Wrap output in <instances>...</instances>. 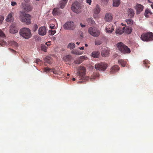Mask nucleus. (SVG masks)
<instances>
[{
  "instance_id": "38",
  "label": "nucleus",
  "mask_w": 153,
  "mask_h": 153,
  "mask_svg": "<svg viewBox=\"0 0 153 153\" xmlns=\"http://www.w3.org/2000/svg\"><path fill=\"white\" fill-rule=\"evenodd\" d=\"M56 31L55 30H49V33L50 35H53L56 33Z\"/></svg>"
},
{
  "instance_id": "29",
  "label": "nucleus",
  "mask_w": 153,
  "mask_h": 153,
  "mask_svg": "<svg viewBox=\"0 0 153 153\" xmlns=\"http://www.w3.org/2000/svg\"><path fill=\"white\" fill-rule=\"evenodd\" d=\"M151 14L152 12L149 9H146L145 10L144 15L146 17H148L149 15H151Z\"/></svg>"
},
{
  "instance_id": "16",
  "label": "nucleus",
  "mask_w": 153,
  "mask_h": 153,
  "mask_svg": "<svg viewBox=\"0 0 153 153\" xmlns=\"http://www.w3.org/2000/svg\"><path fill=\"white\" fill-rule=\"evenodd\" d=\"M14 15V13L13 12L10 13L7 16L6 19V21L7 22H11L13 20V16Z\"/></svg>"
},
{
  "instance_id": "13",
  "label": "nucleus",
  "mask_w": 153,
  "mask_h": 153,
  "mask_svg": "<svg viewBox=\"0 0 153 153\" xmlns=\"http://www.w3.org/2000/svg\"><path fill=\"white\" fill-rule=\"evenodd\" d=\"M100 7L98 5H97L94 10V18L97 17V15L100 13Z\"/></svg>"
},
{
  "instance_id": "63",
  "label": "nucleus",
  "mask_w": 153,
  "mask_h": 153,
  "mask_svg": "<svg viewBox=\"0 0 153 153\" xmlns=\"http://www.w3.org/2000/svg\"><path fill=\"white\" fill-rule=\"evenodd\" d=\"M79 42H77L76 43V44L78 45H79Z\"/></svg>"
},
{
  "instance_id": "49",
  "label": "nucleus",
  "mask_w": 153,
  "mask_h": 153,
  "mask_svg": "<svg viewBox=\"0 0 153 153\" xmlns=\"http://www.w3.org/2000/svg\"><path fill=\"white\" fill-rule=\"evenodd\" d=\"M17 3H16L15 1H12L11 2V5L12 6H15L16 5Z\"/></svg>"
},
{
  "instance_id": "52",
  "label": "nucleus",
  "mask_w": 153,
  "mask_h": 153,
  "mask_svg": "<svg viewBox=\"0 0 153 153\" xmlns=\"http://www.w3.org/2000/svg\"><path fill=\"white\" fill-rule=\"evenodd\" d=\"M45 44L48 46H49L51 45V42L49 41L48 42H46Z\"/></svg>"
},
{
  "instance_id": "33",
  "label": "nucleus",
  "mask_w": 153,
  "mask_h": 153,
  "mask_svg": "<svg viewBox=\"0 0 153 153\" xmlns=\"http://www.w3.org/2000/svg\"><path fill=\"white\" fill-rule=\"evenodd\" d=\"M41 49L44 52H46L47 47L44 45L42 44L41 46Z\"/></svg>"
},
{
  "instance_id": "51",
  "label": "nucleus",
  "mask_w": 153,
  "mask_h": 153,
  "mask_svg": "<svg viewBox=\"0 0 153 153\" xmlns=\"http://www.w3.org/2000/svg\"><path fill=\"white\" fill-rule=\"evenodd\" d=\"M91 0H86V2L89 5H91Z\"/></svg>"
},
{
  "instance_id": "43",
  "label": "nucleus",
  "mask_w": 153,
  "mask_h": 153,
  "mask_svg": "<svg viewBox=\"0 0 153 153\" xmlns=\"http://www.w3.org/2000/svg\"><path fill=\"white\" fill-rule=\"evenodd\" d=\"M126 32L128 34H130L131 32V30L130 29L127 28L126 30Z\"/></svg>"
},
{
  "instance_id": "32",
  "label": "nucleus",
  "mask_w": 153,
  "mask_h": 153,
  "mask_svg": "<svg viewBox=\"0 0 153 153\" xmlns=\"http://www.w3.org/2000/svg\"><path fill=\"white\" fill-rule=\"evenodd\" d=\"M83 62V61H82V60L80 59L79 57V58H78L76 59V60L74 61V62L76 64H79Z\"/></svg>"
},
{
  "instance_id": "21",
  "label": "nucleus",
  "mask_w": 153,
  "mask_h": 153,
  "mask_svg": "<svg viewBox=\"0 0 153 153\" xmlns=\"http://www.w3.org/2000/svg\"><path fill=\"white\" fill-rule=\"evenodd\" d=\"M114 30V29L112 26H111V27H106L105 28V32L108 33H111Z\"/></svg>"
},
{
  "instance_id": "59",
  "label": "nucleus",
  "mask_w": 153,
  "mask_h": 153,
  "mask_svg": "<svg viewBox=\"0 0 153 153\" xmlns=\"http://www.w3.org/2000/svg\"><path fill=\"white\" fill-rule=\"evenodd\" d=\"M30 0H24L25 2H27L29 1Z\"/></svg>"
},
{
  "instance_id": "50",
  "label": "nucleus",
  "mask_w": 153,
  "mask_h": 153,
  "mask_svg": "<svg viewBox=\"0 0 153 153\" xmlns=\"http://www.w3.org/2000/svg\"><path fill=\"white\" fill-rule=\"evenodd\" d=\"M9 50L12 53H16V51L13 49H12L10 48H9Z\"/></svg>"
},
{
  "instance_id": "48",
  "label": "nucleus",
  "mask_w": 153,
  "mask_h": 153,
  "mask_svg": "<svg viewBox=\"0 0 153 153\" xmlns=\"http://www.w3.org/2000/svg\"><path fill=\"white\" fill-rule=\"evenodd\" d=\"M50 27L52 29H54L55 27V26L54 24H51L50 25Z\"/></svg>"
},
{
  "instance_id": "61",
  "label": "nucleus",
  "mask_w": 153,
  "mask_h": 153,
  "mask_svg": "<svg viewBox=\"0 0 153 153\" xmlns=\"http://www.w3.org/2000/svg\"><path fill=\"white\" fill-rule=\"evenodd\" d=\"M151 7L153 9V4L151 5Z\"/></svg>"
},
{
  "instance_id": "39",
  "label": "nucleus",
  "mask_w": 153,
  "mask_h": 153,
  "mask_svg": "<svg viewBox=\"0 0 153 153\" xmlns=\"http://www.w3.org/2000/svg\"><path fill=\"white\" fill-rule=\"evenodd\" d=\"M38 27L37 25H35L34 26V27L33 28V29H32L33 31L34 32L36 31L37 30Z\"/></svg>"
},
{
  "instance_id": "54",
  "label": "nucleus",
  "mask_w": 153,
  "mask_h": 153,
  "mask_svg": "<svg viewBox=\"0 0 153 153\" xmlns=\"http://www.w3.org/2000/svg\"><path fill=\"white\" fill-rule=\"evenodd\" d=\"M80 25L81 27H85V25H83L82 23H81L80 24Z\"/></svg>"
},
{
  "instance_id": "56",
  "label": "nucleus",
  "mask_w": 153,
  "mask_h": 153,
  "mask_svg": "<svg viewBox=\"0 0 153 153\" xmlns=\"http://www.w3.org/2000/svg\"><path fill=\"white\" fill-rule=\"evenodd\" d=\"M80 37H81V38H82L83 37V33H81L80 34Z\"/></svg>"
},
{
  "instance_id": "34",
  "label": "nucleus",
  "mask_w": 153,
  "mask_h": 153,
  "mask_svg": "<svg viewBox=\"0 0 153 153\" xmlns=\"http://www.w3.org/2000/svg\"><path fill=\"white\" fill-rule=\"evenodd\" d=\"M88 23H89L92 25H94L95 24V22L94 20L91 18H88Z\"/></svg>"
},
{
  "instance_id": "41",
  "label": "nucleus",
  "mask_w": 153,
  "mask_h": 153,
  "mask_svg": "<svg viewBox=\"0 0 153 153\" xmlns=\"http://www.w3.org/2000/svg\"><path fill=\"white\" fill-rule=\"evenodd\" d=\"M6 44V42L3 40H0V45L2 46L5 45Z\"/></svg>"
},
{
  "instance_id": "30",
  "label": "nucleus",
  "mask_w": 153,
  "mask_h": 153,
  "mask_svg": "<svg viewBox=\"0 0 153 153\" xmlns=\"http://www.w3.org/2000/svg\"><path fill=\"white\" fill-rule=\"evenodd\" d=\"M10 45L14 47H17L18 46V44L16 42L14 41H10L9 42Z\"/></svg>"
},
{
  "instance_id": "24",
  "label": "nucleus",
  "mask_w": 153,
  "mask_h": 153,
  "mask_svg": "<svg viewBox=\"0 0 153 153\" xmlns=\"http://www.w3.org/2000/svg\"><path fill=\"white\" fill-rule=\"evenodd\" d=\"M118 62L119 64H120L122 66L125 67L126 64V62L123 59H119L118 60Z\"/></svg>"
},
{
  "instance_id": "57",
  "label": "nucleus",
  "mask_w": 153,
  "mask_h": 153,
  "mask_svg": "<svg viewBox=\"0 0 153 153\" xmlns=\"http://www.w3.org/2000/svg\"><path fill=\"white\" fill-rule=\"evenodd\" d=\"M79 48L80 50H83L84 49V47L83 46L82 47H79Z\"/></svg>"
},
{
  "instance_id": "22",
  "label": "nucleus",
  "mask_w": 153,
  "mask_h": 153,
  "mask_svg": "<svg viewBox=\"0 0 153 153\" xmlns=\"http://www.w3.org/2000/svg\"><path fill=\"white\" fill-rule=\"evenodd\" d=\"M67 1V0H62L60 2V7L61 8H64Z\"/></svg>"
},
{
  "instance_id": "37",
  "label": "nucleus",
  "mask_w": 153,
  "mask_h": 153,
  "mask_svg": "<svg viewBox=\"0 0 153 153\" xmlns=\"http://www.w3.org/2000/svg\"><path fill=\"white\" fill-rule=\"evenodd\" d=\"M102 44L101 41L100 40H95V44L97 45H99Z\"/></svg>"
},
{
  "instance_id": "44",
  "label": "nucleus",
  "mask_w": 153,
  "mask_h": 153,
  "mask_svg": "<svg viewBox=\"0 0 153 153\" xmlns=\"http://www.w3.org/2000/svg\"><path fill=\"white\" fill-rule=\"evenodd\" d=\"M80 59L82 60V61H83V59H87L88 58L87 57L85 56H81L80 57Z\"/></svg>"
},
{
  "instance_id": "6",
  "label": "nucleus",
  "mask_w": 153,
  "mask_h": 153,
  "mask_svg": "<svg viewBox=\"0 0 153 153\" xmlns=\"http://www.w3.org/2000/svg\"><path fill=\"white\" fill-rule=\"evenodd\" d=\"M71 9L73 11L76 13H79L81 12L80 4L77 1H75L72 4Z\"/></svg>"
},
{
  "instance_id": "55",
  "label": "nucleus",
  "mask_w": 153,
  "mask_h": 153,
  "mask_svg": "<svg viewBox=\"0 0 153 153\" xmlns=\"http://www.w3.org/2000/svg\"><path fill=\"white\" fill-rule=\"evenodd\" d=\"M101 1L102 2H107L108 0H101Z\"/></svg>"
},
{
  "instance_id": "19",
  "label": "nucleus",
  "mask_w": 153,
  "mask_h": 153,
  "mask_svg": "<svg viewBox=\"0 0 153 153\" xmlns=\"http://www.w3.org/2000/svg\"><path fill=\"white\" fill-rule=\"evenodd\" d=\"M109 54V52L108 50H103L101 52V55L103 57L108 56Z\"/></svg>"
},
{
  "instance_id": "60",
  "label": "nucleus",
  "mask_w": 153,
  "mask_h": 153,
  "mask_svg": "<svg viewBox=\"0 0 153 153\" xmlns=\"http://www.w3.org/2000/svg\"><path fill=\"white\" fill-rule=\"evenodd\" d=\"M72 80L73 81H74L76 79L75 78H73L72 79Z\"/></svg>"
},
{
  "instance_id": "31",
  "label": "nucleus",
  "mask_w": 153,
  "mask_h": 153,
  "mask_svg": "<svg viewBox=\"0 0 153 153\" xmlns=\"http://www.w3.org/2000/svg\"><path fill=\"white\" fill-rule=\"evenodd\" d=\"M75 45L74 43H71L68 44V48H70L71 49H72L75 47Z\"/></svg>"
},
{
  "instance_id": "62",
  "label": "nucleus",
  "mask_w": 153,
  "mask_h": 153,
  "mask_svg": "<svg viewBox=\"0 0 153 153\" xmlns=\"http://www.w3.org/2000/svg\"><path fill=\"white\" fill-rule=\"evenodd\" d=\"M53 40H55V39H56L55 37H53Z\"/></svg>"
},
{
  "instance_id": "17",
  "label": "nucleus",
  "mask_w": 153,
  "mask_h": 153,
  "mask_svg": "<svg viewBox=\"0 0 153 153\" xmlns=\"http://www.w3.org/2000/svg\"><path fill=\"white\" fill-rule=\"evenodd\" d=\"M10 33H15L18 32V30L14 25H12L10 27Z\"/></svg>"
},
{
  "instance_id": "27",
  "label": "nucleus",
  "mask_w": 153,
  "mask_h": 153,
  "mask_svg": "<svg viewBox=\"0 0 153 153\" xmlns=\"http://www.w3.org/2000/svg\"><path fill=\"white\" fill-rule=\"evenodd\" d=\"M83 51H81L76 50L73 51H71V53L76 55H80L83 54Z\"/></svg>"
},
{
  "instance_id": "42",
  "label": "nucleus",
  "mask_w": 153,
  "mask_h": 153,
  "mask_svg": "<svg viewBox=\"0 0 153 153\" xmlns=\"http://www.w3.org/2000/svg\"><path fill=\"white\" fill-rule=\"evenodd\" d=\"M143 64L146 67V65L148 64L149 63V61L147 60H144L143 61Z\"/></svg>"
},
{
  "instance_id": "3",
  "label": "nucleus",
  "mask_w": 153,
  "mask_h": 153,
  "mask_svg": "<svg viewBox=\"0 0 153 153\" xmlns=\"http://www.w3.org/2000/svg\"><path fill=\"white\" fill-rule=\"evenodd\" d=\"M117 48L123 54L129 53L131 52L130 48L122 42H120L118 43Z\"/></svg>"
},
{
  "instance_id": "20",
  "label": "nucleus",
  "mask_w": 153,
  "mask_h": 153,
  "mask_svg": "<svg viewBox=\"0 0 153 153\" xmlns=\"http://www.w3.org/2000/svg\"><path fill=\"white\" fill-rule=\"evenodd\" d=\"M44 61L46 62L51 64L53 62L52 59L50 57V56H47L44 59Z\"/></svg>"
},
{
  "instance_id": "15",
  "label": "nucleus",
  "mask_w": 153,
  "mask_h": 153,
  "mask_svg": "<svg viewBox=\"0 0 153 153\" xmlns=\"http://www.w3.org/2000/svg\"><path fill=\"white\" fill-rule=\"evenodd\" d=\"M127 13L128 16L130 18H132L134 17L135 13L134 10L133 9L131 8H128Z\"/></svg>"
},
{
  "instance_id": "14",
  "label": "nucleus",
  "mask_w": 153,
  "mask_h": 153,
  "mask_svg": "<svg viewBox=\"0 0 153 153\" xmlns=\"http://www.w3.org/2000/svg\"><path fill=\"white\" fill-rule=\"evenodd\" d=\"M120 68L117 65H114L112 66L110 70V73L111 74H114L119 70Z\"/></svg>"
},
{
  "instance_id": "23",
  "label": "nucleus",
  "mask_w": 153,
  "mask_h": 153,
  "mask_svg": "<svg viewBox=\"0 0 153 153\" xmlns=\"http://www.w3.org/2000/svg\"><path fill=\"white\" fill-rule=\"evenodd\" d=\"M125 29V27H124L122 29H120V28L117 29L115 32L116 33L120 35L122 34L123 33Z\"/></svg>"
},
{
  "instance_id": "64",
  "label": "nucleus",
  "mask_w": 153,
  "mask_h": 153,
  "mask_svg": "<svg viewBox=\"0 0 153 153\" xmlns=\"http://www.w3.org/2000/svg\"><path fill=\"white\" fill-rule=\"evenodd\" d=\"M85 47H87L88 46V45L87 44H85Z\"/></svg>"
},
{
  "instance_id": "45",
  "label": "nucleus",
  "mask_w": 153,
  "mask_h": 153,
  "mask_svg": "<svg viewBox=\"0 0 153 153\" xmlns=\"http://www.w3.org/2000/svg\"><path fill=\"white\" fill-rule=\"evenodd\" d=\"M5 36L3 32L0 29V37H4Z\"/></svg>"
},
{
  "instance_id": "4",
  "label": "nucleus",
  "mask_w": 153,
  "mask_h": 153,
  "mask_svg": "<svg viewBox=\"0 0 153 153\" xmlns=\"http://www.w3.org/2000/svg\"><path fill=\"white\" fill-rule=\"evenodd\" d=\"M140 39L144 41L149 42L153 41V33L149 32L143 33L141 35Z\"/></svg>"
},
{
  "instance_id": "2",
  "label": "nucleus",
  "mask_w": 153,
  "mask_h": 153,
  "mask_svg": "<svg viewBox=\"0 0 153 153\" xmlns=\"http://www.w3.org/2000/svg\"><path fill=\"white\" fill-rule=\"evenodd\" d=\"M19 33L21 36L26 39H29L31 36L30 30L27 28L24 27L21 29Z\"/></svg>"
},
{
  "instance_id": "40",
  "label": "nucleus",
  "mask_w": 153,
  "mask_h": 153,
  "mask_svg": "<svg viewBox=\"0 0 153 153\" xmlns=\"http://www.w3.org/2000/svg\"><path fill=\"white\" fill-rule=\"evenodd\" d=\"M52 69L51 68H48L47 67L45 68L44 69V71L46 72H48L49 71H51Z\"/></svg>"
},
{
  "instance_id": "36",
  "label": "nucleus",
  "mask_w": 153,
  "mask_h": 153,
  "mask_svg": "<svg viewBox=\"0 0 153 153\" xmlns=\"http://www.w3.org/2000/svg\"><path fill=\"white\" fill-rule=\"evenodd\" d=\"M32 7L30 5L27 6L25 8V10L27 12H29L31 10Z\"/></svg>"
},
{
  "instance_id": "10",
  "label": "nucleus",
  "mask_w": 153,
  "mask_h": 153,
  "mask_svg": "<svg viewBox=\"0 0 153 153\" xmlns=\"http://www.w3.org/2000/svg\"><path fill=\"white\" fill-rule=\"evenodd\" d=\"M143 6L141 4H137L134 7V8L136 10L137 14H139L143 10Z\"/></svg>"
},
{
  "instance_id": "18",
  "label": "nucleus",
  "mask_w": 153,
  "mask_h": 153,
  "mask_svg": "<svg viewBox=\"0 0 153 153\" xmlns=\"http://www.w3.org/2000/svg\"><path fill=\"white\" fill-rule=\"evenodd\" d=\"M61 11L59 8H54L52 12L54 16L59 15L61 14Z\"/></svg>"
},
{
  "instance_id": "12",
  "label": "nucleus",
  "mask_w": 153,
  "mask_h": 153,
  "mask_svg": "<svg viewBox=\"0 0 153 153\" xmlns=\"http://www.w3.org/2000/svg\"><path fill=\"white\" fill-rule=\"evenodd\" d=\"M112 19V15L111 13H107L105 14L104 17V19L106 22H110L111 21Z\"/></svg>"
},
{
  "instance_id": "9",
  "label": "nucleus",
  "mask_w": 153,
  "mask_h": 153,
  "mask_svg": "<svg viewBox=\"0 0 153 153\" xmlns=\"http://www.w3.org/2000/svg\"><path fill=\"white\" fill-rule=\"evenodd\" d=\"M85 72L86 69L83 66H80L79 68L77 74L78 76L81 77V78L83 79L85 74Z\"/></svg>"
},
{
  "instance_id": "53",
  "label": "nucleus",
  "mask_w": 153,
  "mask_h": 153,
  "mask_svg": "<svg viewBox=\"0 0 153 153\" xmlns=\"http://www.w3.org/2000/svg\"><path fill=\"white\" fill-rule=\"evenodd\" d=\"M41 61V60H40V59H36V63H37V64H38V63H39V62H40Z\"/></svg>"
},
{
  "instance_id": "11",
  "label": "nucleus",
  "mask_w": 153,
  "mask_h": 153,
  "mask_svg": "<svg viewBox=\"0 0 153 153\" xmlns=\"http://www.w3.org/2000/svg\"><path fill=\"white\" fill-rule=\"evenodd\" d=\"M46 30L45 27H41L38 30V33L41 36H43L46 34Z\"/></svg>"
},
{
  "instance_id": "8",
  "label": "nucleus",
  "mask_w": 153,
  "mask_h": 153,
  "mask_svg": "<svg viewBox=\"0 0 153 153\" xmlns=\"http://www.w3.org/2000/svg\"><path fill=\"white\" fill-rule=\"evenodd\" d=\"M63 28L65 30H74L75 27L74 23L71 21L66 22L63 25Z\"/></svg>"
},
{
  "instance_id": "25",
  "label": "nucleus",
  "mask_w": 153,
  "mask_h": 153,
  "mask_svg": "<svg viewBox=\"0 0 153 153\" xmlns=\"http://www.w3.org/2000/svg\"><path fill=\"white\" fill-rule=\"evenodd\" d=\"M120 4V0H113V6L115 7H118Z\"/></svg>"
},
{
  "instance_id": "35",
  "label": "nucleus",
  "mask_w": 153,
  "mask_h": 153,
  "mask_svg": "<svg viewBox=\"0 0 153 153\" xmlns=\"http://www.w3.org/2000/svg\"><path fill=\"white\" fill-rule=\"evenodd\" d=\"M125 21L128 24L131 25L133 23V21L131 19H128L126 20Z\"/></svg>"
},
{
  "instance_id": "28",
  "label": "nucleus",
  "mask_w": 153,
  "mask_h": 153,
  "mask_svg": "<svg viewBox=\"0 0 153 153\" xmlns=\"http://www.w3.org/2000/svg\"><path fill=\"white\" fill-rule=\"evenodd\" d=\"M71 56L70 55H68L64 56L63 57V60L66 62L68 61L71 60Z\"/></svg>"
},
{
  "instance_id": "47",
  "label": "nucleus",
  "mask_w": 153,
  "mask_h": 153,
  "mask_svg": "<svg viewBox=\"0 0 153 153\" xmlns=\"http://www.w3.org/2000/svg\"><path fill=\"white\" fill-rule=\"evenodd\" d=\"M96 78V76H91V77L90 78V79L92 81L93 80L95 79Z\"/></svg>"
},
{
  "instance_id": "5",
  "label": "nucleus",
  "mask_w": 153,
  "mask_h": 153,
  "mask_svg": "<svg viewBox=\"0 0 153 153\" xmlns=\"http://www.w3.org/2000/svg\"><path fill=\"white\" fill-rule=\"evenodd\" d=\"M88 31L90 35L94 37H98L100 33V30L97 27H90Z\"/></svg>"
},
{
  "instance_id": "58",
  "label": "nucleus",
  "mask_w": 153,
  "mask_h": 153,
  "mask_svg": "<svg viewBox=\"0 0 153 153\" xmlns=\"http://www.w3.org/2000/svg\"><path fill=\"white\" fill-rule=\"evenodd\" d=\"M147 1L149 2V3H153V2L151 1H150V0H147Z\"/></svg>"
},
{
  "instance_id": "26",
  "label": "nucleus",
  "mask_w": 153,
  "mask_h": 153,
  "mask_svg": "<svg viewBox=\"0 0 153 153\" xmlns=\"http://www.w3.org/2000/svg\"><path fill=\"white\" fill-rule=\"evenodd\" d=\"M92 56L94 58H97L98 57L100 54V52L97 51H95L92 53Z\"/></svg>"
},
{
  "instance_id": "46",
  "label": "nucleus",
  "mask_w": 153,
  "mask_h": 153,
  "mask_svg": "<svg viewBox=\"0 0 153 153\" xmlns=\"http://www.w3.org/2000/svg\"><path fill=\"white\" fill-rule=\"evenodd\" d=\"M3 19V17L2 16H0V24L2 23Z\"/></svg>"
},
{
  "instance_id": "7",
  "label": "nucleus",
  "mask_w": 153,
  "mask_h": 153,
  "mask_svg": "<svg viewBox=\"0 0 153 153\" xmlns=\"http://www.w3.org/2000/svg\"><path fill=\"white\" fill-rule=\"evenodd\" d=\"M108 67V64L104 62H101L95 65V68L96 70L105 71Z\"/></svg>"
},
{
  "instance_id": "1",
  "label": "nucleus",
  "mask_w": 153,
  "mask_h": 153,
  "mask_svg": "<svg viewBox=\"0 0 153 153\" xmlns=\"http://www.w3.org/2000/svg\"><path fill=\"white\" fill-rule=\"evenodd\" d=\"M19 18L20 21L27 25H29L31 23V16L28 14L25 13L23 11L20 12Z\"/></svg>"
}]
</instances>
